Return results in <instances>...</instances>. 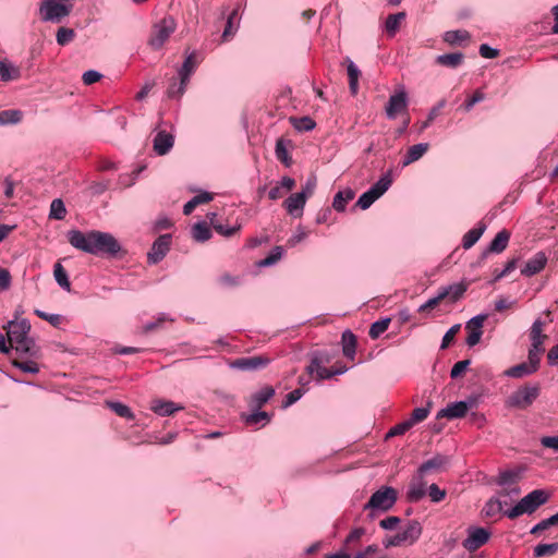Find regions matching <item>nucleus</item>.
Listing matches in <instances>:
<instances>
[{
	"label": "nucleus",
	"mask_w": 558,
	"mask_h": 558,
	"mask_svg": "<svg viewBox=\"0 0 558 558\" xmlns=\"http://www.w3.org/2000/svg\"><path fill=\"white\" fill-rule=\"evenodd\" d=\"M182 409L183 407L177 405L172 401L162 399H155L150 403V410L159 416H170Z\"/></svg>",
	"instance_id": "obj_22"
},
{
	"label": "nucleus",
	"mask_w": 558,
	"mask_h": 558,
	"mask_svg": "<svg viewBox=\"0 0 558 558\" xmlns=\"http://www.w3.org/2000/svg\"><path fill=\"white\" fill-rule=\"evenodd\" d=\"M269 421L270 415L265 411L256 410V412H253L245 416V423L247 425H255L258 424L260 421Z\"/></svg>",
	"instance_id": "obj_56"
},
{
	"label": "nucleus",
	"mask_w": 558,
	"mask_h": 558,
	"mask_svg": "<svg viewBox=\"0 0 558 558\" xmlns=\"http://www.w3.org/2000/svg\"><path fill=\"white\" fill-rule=\"evenodd\" d=\"M306 201L305 193H294L283 202V207L291 216L301 217Z\"/></svg>",
	"instance_id": "obj_19"
},
{
	"label": "nucleus",
	"mask_w": 558,
	"mask_h": 558,
	"mask_svg": "<svg viewBox=\"0 0 558 558\" xmlns=\"http://www.w3.org/2000/svg\"><path fill=\"white\" fill-rule=\"evenodd\" d=\"M31 331V324L27 319H21L20 322L10 320L8 324V339L11 347L13 343L21 342L25 337H28Z\"/></svg>",
	"instance_id": "obj_15"
},
{
	"label": "nucleus",
	"mask_w": 558,
	"mask_h": 558,
	"mask_svg": "<svg viewBox=\"0 0 558 558\" xmlns=\"http://www.w3.org/2000/svg\"><path fill=\"white\" fill-rule=\"evenodd\" d=\"M21 77V71L8 60L0 61V78L3 82L15 81Z\"/></svg>",
	"instance_id": "obj_32"
},
{
	"label": "nucleus",
	"mask_w": 558,
	"mask_h": 558,
	"mask_svg": "<svg viewBox=\"0 0 558 558\" xmlns=\"http://www.w3.org/2000/svg\"><path fill=\"white\" fill-rule=\"evenodd\" d=\"M536 373L526 362L517 364L505 372V375L512 378H522Z\"/></svg>",
	"instance_id": "obj_38"
},
{
	"label": "nucleus",
	"mask_w": 558,
	"mask_h": 558,
	"mask_svg": "<svg viewBox=\"0 0 558 558\" xmlns=\"http://www.w3.org/2000/svg\"><path fill=\"white\" fill-rule=\"evenodd\" d=\"M189 82L182 81V78L172 77L167 89V97L170 99H179L183 96L186 90Z\"/></svg>",
	"instance_id": "obj_34"
},
{
	"label": "nucleus",
	"mask_w": 558,
	"mask_h": 558,
	"mask_svg": "<svg viewBox=\"0 0 558 558\" xmlns=\"http://www.w3.org/2000/svg\"><path fill=\"white\" fill-rule=\"evenodd\" d=\"M520 478V473L514 470H505L499 472L495 483L499 486H514Z\"/></svg>",
	"instance_id": "obj_36"
},
{
	"label": "nucleus",
	"mask_w": 558,
	"mask_h": 558,
	"mask_svg": "<svg viewBox=\"0 0 558 558\" xmlns=\"http://www.w3.org/2000/svg\"><path fill=\"white\" fill-rule=\"evenodd\" d=\"M290 123L299 132H308L315 129L316 122L308 116L305 117H291Z\"/></svg>",
	"instance_id": "obj_40"
},
{
	"label": "nucleus",
	"mask_w": 558,
	"mask_h": 558,
	"mask_svg": "<svg viewBox=\"0 0 558 558\" xmlns=\"http://www.w3.org/2000/svg\"><path fill=\"white\" fill-rule=\"evenodd\" d=\"M107 404L120 417H124L128 420L134 418V414L132 413L131 409L128 405L118 401H110Z\"/></svg>",
	"instance_id": "obj_50"
},
{
	"label": "nucleus",
	"mask_w": 558,
	"mask_h": 558,
	"mask_svg": "<svg viewBox=\"0 0 558 558\" xmlns=\"http://www.w3.org/2000/svg\"><path fill=\"white\" fill-rule=\"evenodd\" d=\"M330 362V357L327 352L314 351L311 354V362L306 366V373L310 377L315 378L317 381L332 378V371L326 368L324 364Z\"/></svg>",
	"instance_id": "obj_8"
},
{
	"label": "nucleus",
	"mask_w": 558,
	"mask_h": 558,
	"mask_svg": "<svg viewBox=\"0 0 558 558\" xmlns=\"http://www.w3.org/2000/svg\"><path fill=\"white\" fill-rule=\"evenodd\" d=\"M460 327H461L460 324H456L447 330V332L442 337V341H441V345H440L441 349H446L450 344V342L453 340L454 336L459 332Z\"/></svg>",
	"instance_id": "obj_63"
},
{
	"label": "nucleus",
	"mask_w": 558,
	"mask_h": 558,
	"mask_svg": "<svg viewBox=\"0 0 558 558\" xmlns=\"http://www.w3.org/2000/svg\"><path fill=\"white\" fill-rule=\"evenodd\" d=\"M169 320L168 317L165 315V314H160L154 322H149L147 323L144 327H143V331L145 333H149V332H153V331H156L158 330L159 328H161L162 324L165 322Z\"/></svg>",
	"instance_id": "obj_59"
},
{
	"label": "nucleus",
	"mask_w": 558,
	"mask_h": 558,
	"mask_svg": "<svg viewBox=\"0 0 558 558\" xmlns=\"http://www.w3.org/2000/svg\"><path fill=\"white\" fill-rule=\"evenodd\" d=\"M471 35L468 31H448L444 34V40L449 45H457L459 41L470 39Z\"/></svg>",
	"instance_id": "obj_45"
},
{
	"label": "nucleus",
	"mask_w": 558,
	"mask_h": 558,
	"mask_svg": "<svg viewBox=\"0 0 558 558\" xmlns=\"http://www.w3.org/2000/svg\"><path fill=\"white\" fill-rule=\"evenodd\" d=\"M428 495L433 502H440L446 497V490L440 489L437 484H432L428 487Z\"/></svg>",
	"instance_id": "obj_62"
},
{
	"label": "nucleus",
	"mask_w": 558,
	"mask_h": 558,
	"mask_svg": "<svg viewBox=\"0 0 558 558\" xmlns=\"http://www.w3.org/2000/svg\"><path fill=\"white\" fill-rule=\"evenodd\" d=\"M451 458L446 454L437 453L433 458L423 462L417 469L418 476L424 477L429 473H441L448 470Z\"/></svg>",
	"instance_id": "obj_12"
},
{
	"label": "nucleus",
	"mask_w": 558,
	"mask_h": 558,
	"mask_svg": "<svg viewBox=\"0 0 558 558\" xmlns=\"http://www.w3.org/2000/svg\"><path fill=\"white\" fill-rule=\"evenodd\" d=\"M66 236L73 247L96 256L116 257L122 250L118 240L108 232L70 230Z\"/></svg>",
	"instance_id": "obj_1"
},
{
	"label": "nucleus",
	"mask_w": 558,
	"mask_h": 558,
	"mask_svg": "<svg viewBox=\"0 0 558 558\" xmlns=\"http://www.w3.org/2000/svg\"><path fill=\"white\" fill-rule=\"evenodd\" d=\"M432 404H433L432 401H428L426 407L415 408L413 410L411 417L408 418V421L411 423L412 427L415 424L424 421L428 416L430 409H432Z\"/></svg>",
	"instance_id": "obj_48"
},
{
	"label": "nucleus",
	"mask_w": 558,
	"mask_h": 558,
	"mask_svg": "<svg viewBox=\"0 0 558 558\" xmlns=\"http://www.w3.org/2000/svg\"><path fill=\"white\" fill-rule=\"evenodd\" d=\"M486 225L483 221H480L476 227L469 230L462 239V246L465 250L471 248L483 235L486 230Z\"/></svg>",
	"instance_id": "obj_26"
},
{
	"label": "nucleus",
	"mask_w": 558,
	"mask_h": 558,
	"mask_svg": "<svg viewBox=\"0 0 558 558\" xmlns=\"http://www.w3.org/2000/svg\"><path fill=\"white\" fill-rule=\"evenodd\" d=\"M421 534V523L416 520H411L408 522V524L402 531L398 532L395 535L386 536L383 539V545L385 548L412 545L420 538Z\"/></svg>",
	"instance_id": "obj_5"
},
{
	"label": "nucleus",
	"mask_w": 558,
	"mask_h": 558,
	"mask_svg": "<svg viewBox=\"0 0 558 558\" xmlns=\"http://www.w3.org/2000/svg\"><path fill=\"white\" fill-rule=\"evenodd\" d=\"M35 314L39 318H41V319L48 322L49 324H51L53 327H58L61 324L62 317L59 314H48V313L43 312L40 310H36Z\"/></svg>",
	"instance_id": "obj_60"
},
{
	"label": "nucleus",
	"mask_w": 558,
	"mask_h": 558,
	"mask_svg": "<svg viewBox=\"0 0 558 558\" xmlns=\"http://www.w3.org/2000/svg\"><path fill=\"white\" fill-rule=\"evenodd\" d=\"M411 428H412L411 423L408 420H405V421L395 425L393 427H391L389 429V432L387 433L386 438L401 436V435L405 434Z\"/></svg>",
	"instance_id": "obj_54"
},
{
	"label": "nucleus",
	"mask_w": 558,
	"mask_h": 558,
	"mask_svg": "<svg viewBox=\"0 0 558 558\" xmlns=\"http://www.w3.org/2000/svg\"><path fill=\"white\" fill-rule=\"evenodd\" d=\"M275 154L279 161H281L286 167H290L292 163V158L289 155L284 141L282 138L277 140Z\"/></svg>",
	"instance_id": "obj_46"
},
{
	"label": "nucleus",
	"mask_w": 558,
	"mask_h": 558,
	"mask_svg": "<svg viewBox=\"0 0 558 558\" xmlns=\"http://www.w3.org/2000/svg\"><path fill=\"white\" fill-rule=\"evenodd\" d=\"M173 135L166 131H160L154 138V150L157 153V155L163 156L170 151V149L173 147Z\"/></svg>",
	"instance_id": "obj_21"
},
{
	"label": "nucleus",
	"mask_w": 558,
	"mask_h": 558,
	"mask_svg": "<svg viewBox=\"0 0 558 558\" xmlns=\"http://www.w3.org/2000/svg\"><path fill=\"white\" fill-rule=\"evenodd\" d=\"M469 284L464 281H460L457 283L449 284L447 287H441L438 291L440 295H442V301L448 299L449 302L454 303L459 301L463 294L466 292Z\"/></svg>",
	"instance_id": "obj_20"
},
{
	"label": "nucleus",
	"mask_w": 558,
	"mask_h": 558,
	"mask_svg": "<svg viewBox=\"0 0 558 558\" xmlns=\"http://www.w3.org/2000/svg\"><path fill=\"white\" fill-rule=\"evenodd\" d=\"M271 359L266 355L240 357L231 362L230 366L243 372H253L267 367Z\"/></svg>",
	"instance_id": "obj_13"
},
{
	"label": "nucleus",
	"mask_w": 558,
	"mask_h": 558,
	"mask_svg": "<svg viewBox=\"0 0 558 558\" xmlns=\"http://www.w3.org/2000/svg\"><path fill=\"white\" fill-rule=\"evenodd\" d=\"M197 60H196V53L192 52L183 61V64L178 71L179 78H182V81L190 82L191 75L194 73V71L197 68Z\"/></svg>",
	"instance_id": "obj_30"
},
{
	"label": "nucleus",
	"mask_w": 558,
	"mask_h": 558,
	"mask_svg": "<svg viewBox=\"0 0 558 558\" xmlns=\"http://www.w3.org/2000/svg\"><path fill=\"white\" fill-rule=\"evenodd\" d=\"M544 326L545 322H543L541 318L535 319L530 330V339L545 340L547 336L543 333Z\"/></svg>",
	"instance_id": "obj_53"
},
{
	"label": "nucleus",
	"mask_w": 558,
	"mask_h": 558,
	"mask_svg": "<svg viewBox=\"0 0 558 558\" xmlns=\"http://www.w3.org/2000/svg\"><path fill=\"white\" fill-rule=\"evenodd\" d=\"M391 318L385 317L373 323L368 330L371 339H378L389 327Z\"/></svg>",
	"instance_id": "obj_43"
},
{
	"label": "nucleus",
	"mask_w": 558,
	"mask_h": 558,
	"mask_svg": "<svg viewBox=\"0 0 558 558\" xmlns=\"http://www.w3.org/2000/svg\"><path fill=\"white\" fill-rule=\"evenodd\" d=\"M342 343V353L349 360H354L356 353L357 339L356 336L350 330L347 329L342 332L341 336Z\"/></svg>",
	"instance_id": "obj_25"
},
{
	"label": "nucleus",
	"mask_w": 558,
	"mask_h": 558,
	"mask_svg": "<svg viewBox=\"0 0 558 558\" xmlns=\"http://www.w3.org/2000/svg\"><path fill=\"white\" fill-rule=\"evenodd\" d=\"M305 389L304 388H296L294 390H292L291 392H289L283 402H282V408H289L291 407L293 403H295L296 401H299L302 396L305 393Z\"/></svg>",
	"instance_id": "obj_55"
},
{
	"label": "nucleus",
	"mask_w": 558,
	"mask_h": 558,
	"mask_svg": "<svg viewBox=\"0 0 558 558\" xmlns=\"http://www.w3.org/2000/svg\"><path fill=\"white\" fill-rule=\"evenodd\" d=\"M541 387L538 384L524 385L513 391L506 400L508 408L525 410L538 398Z\"/></svg>",
	"instance_id": "obj_6"
},
{
	"label": "nucleus",
	"mask_w": 558,
	"mask_h": 558,
	"mask_svg": "<svg viewBox=\"0 0 558 558\" xmlns=\"http://www.w3.org/2000/svg\"><path fill=\"white\" fill-rule=\"evenodd\" d=\"M510 236L511 234L507 229H502L501 231H499L492 240L489 245L483 251L480 260H484L490 253L499 254L504 252L508 246Z\"/></svg>",
	"instance_id": "obj_16"
},
{
	"label": "nucleus",
	"mask_w": 558,
	"mask_h": 558,
	"mask_svg": "<svg viewBox=\"0 0 558 558\" xmlns=\"http://www.w3.org/2000/svg\"><path fill=\"white\" fill-rule=\"evenodd\" d=\"M464 54L462 52L445 53L436 58V63L442 66L456 69L462 64Z\"/></svg>",
	"instance_id": "obj_33"
},
{
	"label": "nucleus",
	"mask_w": 558,
	"mask_h": 558,
	"mask_svg": "<svg viewBox=\"0 0 558 558\" xmlns=\"http://www.w3.org/2000/svg\"><path fill=\"white\" fill-rule=\"evenodd\" d=\"M469 331V335L466 337V344L469 347H474L480 341H481V338H482V335H483V330L482 329H468Z\"/></svg>",
	"instance_id": "obj_64"
},
{
	"label": "nucleus",
	"mask_w": 558,
	"mask_h": 558,
	"mask_svg": "<svg viewBox=\"0 0 558 558\" xmlns=\"http://www.w3.org/2000/svg\"><path fill=\"white\" fill-rule=\"evenodd\" d=\"M75 38V32L69 27H60L57 32V43L60 46L70 44Z\"/></svg>",
	"instance_id": "obj_51"
},
{
	"label": "nucleus",
	"mask_w": 558,
	"mask_h": 558,
	"mask_svg": "<svg viewBox=\"0 0 558 558\" xmlns=\"http://www.w3.org/2000/svg\"><path fill=\"white\" fill-rule=\"evenodd\" d=\"M485 95L481 90H475L462 105L465 111H470L477 102L484 99Z\"/></svg>",
	"instance_id": "obj_61"
},
{
	"label": "nucleus",
	"mask_w": 558,
	"mask_h": 558,
	"mask_svg": "<svg viewBox=\"0 0 558 558\" xmlns=\"http://www.w3.org/2000/svg\"><path fill=\"white\" fill-rule=\"evenodd\" d=\"M547 260V256L544 252H537L525 263L524 267L521 269V275L532 277L541 272L545 268Z\"/></svg>",
	"instance_id": "obj_18"
},
{
	"label": "nucleus",
	"mask_w": 558,
	"mask_h": 558,
	"mask_svg": "<svg viewBox=\"0 0 558 558\" xmlns=\"http://www.w3.org/2000/svg\"><path fill=\"white\" fill-rule=\"evenodd\" d=\"M37 359H31L28 357L25 361H21L19 359H12L11 364L15 368L29 374H37L39 372V365L36 362Z\"/></svg>",
	"instance_id": "obj_37"
},
{
	"label": "nucleus",
	"mask_w": 558,
	"mask_h": 558,
	"mask_svg": "<svg viewBox=\"0 0 558 558\" xmlns=\"http://www.w3.org/2000/svg\"><path fill=\"white\" fill-rule=\"evenodd\" d=\"M550 498V494L545 489H534L525 495L514 507L506 510L504 514L513 520L524 513H533L541 506L545 505Z\"/></svg>",
	"instance_id": "obj_2"
},
{
	"label": "nucleus",
	"mask_w": 558,
	"mask_h": 558,
	"mask_svg": "<svg viewBox=\"0 0 558 558\" xmlns=\"http://www.w3.org/2000/svg\"><path fill=\"white\" fill-rule=\"evenodd\" d=\"M355 196V193L352 189L348 187L343 191H339L332 201V208L342 213L345 210L347 204L352 201Z\"/></svg>",
	"instance_id": "obj_29"
},
{
	"label": "nucleus",
	"mask_w": 558,
	"mask_h": 558,
	"mask_svg": "<svg viewBox=\"0 0 558 558\" xmlns=\"http://www.w3.org/2000/svg\"><path fill=\"white\" fill-rule=\"evenodd\" d=\"M470 364H471L470 360H462V361L457 362L450 371V377L452 379L460 377L468 369Z\"/></svg>",
	"instance_id": "obj_58"
},
{
	"label": "nucleus",
	"mask_w": 558,
	"mask_h": 558,
	"mask_svg": "<svg viewBox=\"0 0 558 558\" xmlns=\"http://www.w3.org/2000/svg\"><path fill=\"white\" fill-rule=\"evenodd\" d=\"M409 98L408 93L402 87L390 95L385 107L386 116L389 120H395L398 114H408Z\"/></svg>",
	"instance_id": "obj_9"
},
{
	"label": "nucleus",
	"mask_w": 558,
	"mask_h": 558,
	"mask_svg": "<svg viewBox=\"0 0 558 558\" xmlns=\"http://www.w3.org/2000/svg\"><path fill=\"white\" fill-rule=\"evenodd\" d=\"M558 551V542L551 544H538L534 547L535 557L551 556Z\"/></svg>",
	"instance_id": "obj_52"
},
{
	"label": "nucleus",
	"mask_w": 558,
	"mask_h": 558,
	"mask_svg": "<svg viewBox=\"0 0 558 558\" xmlns=\"http://www.w3.org/2000/svg\"><path fill=\"white\" fill-rule=\"evenodd\" d=\"M22 120V112L20 110H3L0 112V124H15Z\"/></svg>",
	"instance_id": "obj_49"
},
{
	"label": "nucleus",
	"mask_w": 558,
	"mask_h": 558,
	"mask_svg": "<svg viewBox=\"0 0 558 558\" xmlns=\"http://www.w3.org/2000/svg\"><path fill=\"white\" fill-rule=\"evenodd\" d=\"M344 61L347 63L350 93L352 95H356L359 90V77L361 75V71L349 57H347Z\"/></svg>",
	"instance_id": "obj_28"
},
{
	"label": "nucleus",
	"mask_w": 558,
	"mask_h": 558,
	"mask_svg": "<svg viewBox=\"0 0 558 558\" xmlns=\"http://www.w3.org/2000/svg\"><path fill=\"white\" fill-rule=\"evenodd\" d=\"M476 400L474 398L465 401H457L448 404L446 408L441 409L437 415L436 418H444L447 417L449 420L452 418H461L465 416L469 409L475 405Z\"/></svg>",
	"instance_id": "obj_14"
},
{
	"label": "nucleus",
	"mask_w": 558,
	"mask_h": 558,
	"mask_svg": "<svg viewBox=\"0 0 558 558\" xmlns=\"http://www.w3.org/2000/svg\"><path fill=\"white\" fill-rule=\"evenodd\" d=\"M275 396V389L271 386H265L260 390L253 393L250 398L248 405L253 410H259Z\"/></svg>",
	"instance_id": "obj_23"
},
{
	"label": "nucleus",
	"mask_w": 558,
	"mask_h": 558,
	"mask_svg": "<svg viewBox=\"0 0 558 558\" xmlns=\"http://www.w3.org/2000/svg\"><path fill=\"white\" fill-rule=\"evenodd\" d=\"M192 236L197 242H205L211 238V230L205 221H199L193 226Z\"/></svg>",
	"instance_id": "obj_39"
},
{
	"label": "nucleus",
	"mask_w": 558,
	"mask_h": 558,
	"mask_svg": "<svg viewBox=\"0 0 558 558\" xmlns=\"http://www.w3.org/2000/svg\"><path fill=\"white\" fill-rule=\"evenodd\" d=\"M490 537V532L485 527L470 526L468 529V536L462 542V546L469 551L474 553L484 546Z\"/></svg>",
	"instance_id": "obj_10"
},
{
	"label": "nucleus",
	"mask_w": 558,
	"mask_h": 558,
	"mask_svg": "<svg viewBox=\"0 0 558 558\" xmlns=\"http://www.w3.org/2000/svg\"><path fill=\"white\" fill-rule=\"evenodd\" d=\"M405 19L404 12L389 14L385 22V28L390 36H393L400 27V23Z\"/></svg>",
	"instance_id": "obj_42"
},
{
	"label": "nucleus",
	"mask_w": 558,
	"mask_h": 558,
	"mask_svg": "<svg viewBox=\"0 0 558 558\" xmlns=\"http://www.w3.org/2000/svg\"><path fill=\"white\" fill-rule=\"evenodd\" d=\"M506 504L507 502H505V505ZM502 507L504 501H501L499 497L494 496L485 502L482 509V515L486 518H493L502 511Z\"/></svg>",
	"instance_id": "obj_35"
},
{
	"label": "nucleus",
	"mask_w": 558,
	"mask_h": 558,
	"mask_svg": "<svg viewBox=\"0 0 558 558\" xmlns=\"http://www.w3.org/2000/svg\"><path fill=\"white\" fill-rule=\"evenodd\" d=\"M53 276L57 281V283L64 289L65 291H71V282L69 280V276L64 267L61 265V263H56L53 266Z\"/></svg>",
	"instance_id": "obj_41"
},
{
	"label": "nucleus",
	"mask_w": 558,
	"mask_h": 558,
	"mask_svg": "<svg viewBox=\"0 0 558 558\" xmlns=\"http://www.w3.org/2000/svg\"><path fill=\"white\" fill-rule=\"evenodd\" d=\"M375 201H377L375 195L372 194L369 190H367L359 197V199L356 202V206L360 207L361 209L365 210V209L369 208Z\"/></svg>",
	"instance_id": "obj_57"
},
{
	"label": "nucleus",
	"mask_w": 558,
	"mask_h": 558,
	"mask_svg": "<svg viewBox=\"0 0 558 558\" xmlns=\"http://www.w3.org/2000/svg\"><path fill=\"white\" fill-rule=\"evenodd\" d=\"M66 215L64 203L61 198H56L50 204L49 218L62 220Z\"/></svg>",
	"instance_id": "obj_47"
},
{
	"label": "nucleus",
	"mask_w": 558,
	"mask_h": 558,
	"mask_svg": "<svg viewBox=\"0 0 558 558\" xmlns=\"http://www.w3.org/2000/svg\"><path fill=\"white\" fill-rule=\"evenodd\" d=\"M172 235L169 233L159 235L153 243L149 252L147 253V262L150 265H156L161 262L171 246Z\"/></svg>",
	"instance_id": "obj_11"
},
{
	"label": "nucleus",
	"mask_w": 558,
	"mask_h": 558,
	"mask_svg": "<svg viewBox=\"0 0 558 558\" xmlns=\"http://www.w3.org/2000/svg\"><path fill=\"white\" fill-rule=\"evenodd\" d=\"M12 349L22 357L39 359L41 356L40 348L31 337H25L21 342L13 343Z\"/></svg>",
	"instance_id": "obj_17"
},
{
	"label": "nucleus",
	"mask_w": 558,
	"mask_h": 558,
	"mask_svg": "<svg viewBox=\"0 0 558 558\" xmlns=\"http://www.w3.org/2000/svg\"><path fill=\"white\" fill-rule=\"evenodd\" d=\"M175 28L177 23L171 15L162 17L159 22L153 25L148 45L154 50H159L169 39L171 34L174 33Z\"/></svg>",
	"instance_id": "obj_7"
},
{
	"label": "nucleus",
	"mask_w": 558,
	"mask_h": 558,
	"mask_svg": "<svg viewBox=\"0 0 558 558\" xmlns=\"http://www.w3.org/2000/svg\"><path fill=\"white\" fill-rule=\"evenodd\" d=\"M398 499V492L396 488L391 486H381L379 489L374 492L368 499V501L364 505L363 509L368 510V518L374 520L376 517V512H387L389 511Z\"/></svg>",
	"instance_id": "obj_3"
},
{
	"label": "nucleus",
	"mask_w": 558,
	"mask_h": 558,
	"mask_svg": "<svg viewBox=\"0 0 558 558\" xmlns=\"http://www.w3.org/2000/svg\"><path fill=\"white\" fill-rule=\"evenodd\" d=\"M73 9L70 0H44L39 7L40 19L44 22L60 23Z\"/></svg>",
	"instance_id": "obj_4"
},
{
	"label": "nucleus",
	"mask_w": 558,
	"mask_h": 558,
	"mask_svg": "<svg viewBox=\"0 0 558 558\" xmlns=\"http://www.w3.org/2000/svg\"><path fill=\"white\" fill-rule=\"evenodd\" d=\"M428 148H429L428 143H418V144L411 146L408 149V151L403 158L402 165L408 166V165L418 160L428 150Z\"/></svg>",
	"instance_id": "obj_31"
},
{
	"label": "nucleus",
	"mask_w": 558,
	"mask_h": 558,
	"mask_svg": "<svg viewBox=\"0 0 558 558\" xmlns=\"http://www.w3.org/2000/svg\"><path fill=\"white\" fill-rule=\"evenodd\" d=\"M426 495V483L423 477L418 476V473L413 478L409 490L407 493V498L410 502H417Z\"/></svg>",
	"instance_id": "obj_24"
},
{
	"label": "nucleus",
	"mask_w": 558,
	"mask_h": 558,
	"mask_svg": "<svg viewBox=\"0 0 558 558\" xmlns=\"http://www.w3.org/2000/svg\"><path fill=\"white\" fill-rule=\"evenodd\" d=\"M391 184H392V171L388 170L386 173H384L379 178V180L376 183H374L369 187V191L378 199L380 196H383L388 191V189L391 186Z\"/></svg>",
	"instance_id": "obj_27"
},
{
	"label": "nucleus",
	"mask_w": 558,
	"mask_h": 558,
	"mask_svg": "<svg viewBox=\"0 0 558 558\" xmlns=\"http://www.w3.org/2000/svg\"><path fill=\"white\" fill-rule=\"evenodd\" d=\"M284 253V250L282 246H275L268 256L257 262V266L259 267H269L275 265L277 262H279Z\"/></svg>",
	"instance_id": "obj_44"
}]
</instances>
